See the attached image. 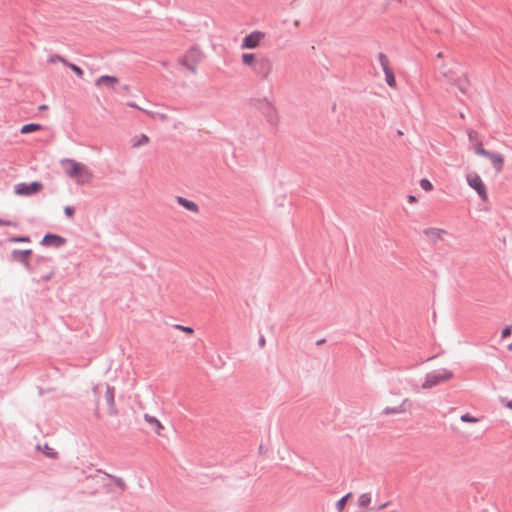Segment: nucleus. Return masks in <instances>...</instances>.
<instances>
[{
	"label": "nucleus",
	"instance_id": "nucleus-28",
	"mask_svg": "<svg viewBox=\"0 0 512 512\" xmlns=\"http://www.w3.org/2000/svg\"><path fill=\"white\" fill-rule=\"evenodd\" d=\"M461 421L466 422V423L475 424V423H477L479 421V419L477 417H474V416H472V415L467 413V414H463L461 416Z\"/></svg>",
	"mask_w": 512,
	"mask_h": 512
},
{
	"label": "nucleus",
	"instance_id": "nucleus-9",
	"mask_svg": "<svg viewBox=\"0 0 512 512\" xmlns=\"http://www.w3.org/2000/svg\"><path fill=\"white\" fill-rule=\"evenodd\" d=\"M43 185L40 182H33L30 184L19 183L15 185L14 191L18 196H30L38 193L42 189Z\"/></svg>",
	"mask_w": 512,
	"mask_h": 512
},
{
	"label": "nucleus",
	"instance_id": "nucleus-10",
	"mask_svg": "<svg viewBox=\"0 0 512 512\" xmlns=\"http://www.w3.org/2000/svg\"><path fill=\"white\" fill-rule=\"evenodd\" d=\"M460 68L461 66L456 62H443L439 66V74L449 83L453 76H456L455 74Z\"/></svg>",
	"mask_w": 512,
	"mask_h": 512
},
{
	"label": "nucleus",
	"instance_id": "nucleus-4",
	"mask_svg": "<svg viewBox=\"0 0 512 512\" xmlns=\"http://www.w3.org/2000/svg\"><path fill=\"white\" fill-rule=\"evenodd\" d=\"M465 179L467 185L476 192L482 201H488V188L479 173L476 171H469L466 174Z\"/></svg>",
	"mask_w": 512,
	"mask_h": 512
},
{
	"label": "nucleus",
	"instance_id": "nucleus-31",
	"mask_svg": "<svg viewBox=\"0 0 512 512\" xmlns=\"http://www.w3.org/2000/svg\"><path fill=\"white\" fill-rule=\"evenodd\" d=\"M1 225L16 227L18 224H17V222H14V221H11V220H1L0 219V226Z\"/></svg>",
	"mask_w": 512,
	"mask_h": 512
},
{
	"label": "nucleus",
	"instance_id": "nucleus-21",
	"mask_svg": "<svg viewBox=\"0 0 512 512\" xmlns=\"http://www.w3.org/2000/svg\"><path fill=\"white\" fill-rule=\"evenodd\" d=\"M372 498L371 495L368 493H363L358 497V506L362 510H367L369 505L371 504Z\"/></svg>",
	"mask_w": 512,
	"mask_h": 512
},
{
	"label": "nucleus",
	"instance_id": "nucleus-18",
	"mask_svg": "<svg viewBox=\"0 0 512 512\" xmlns=\"http://www.w3.org/2000/svg\"><path fill=\"white\" fill-rule=\"evenodd\" d=\"M31 254V250H14L12 252L13 259L22 262L25 266H28V258Z\"/></svg>",
	"mask_w": 512,
	"mask_h": 512
},
{
	"label": "nucleus",
	"instance_id": "nucleus-25",
	"mask_svg": "<svg viewBox=\"0 0 512 512\" xmlns=\"http://www.w3.org/2000/svg\"><path fill=\"white\" fill-rule=\"evenodd\" d=\"M60 61H62L63 63L66 64V61L64 59H62L61 57L58 58ZM67 65L70 67V69L72 71H74L79 77H82L83 76V71L80 67H78L77 65L75 64H72V63H67Z\"/></svg>",
	"mask_w": 512,
	"mask_h": 512
},
{
	"label": "nucleus",
	"instance_id": "nucleus-13",
	"mask_svg": "<svg viewBox=\"0 0 512 512\" xmlns=\"http://www.w3.org/2000/svg\"><path fill=\"white\" fill-rule=\"evenodd\" d=\"M95 84L99 88H105L109 91H114L116 86L119 84V79L114 76L105 75L99 77Z\"/></svg>",
	"mask_w": 512,
	"mask_h": 512
},
{
	"label": "nucleus",
	"instance_id": "nucleus-12",
	"mask_svg": "<svg viewBox=\"0 0 512 512\" xmlns=\"http://www.w3.org/2000/svg\"><path fill=\"white\" fill-rule=\"evenodd\" d=\"M115 389L112 386H107L106 392H105V400H106V413L109 416H116L118 413L116 403H115V397H114Z\"/></svg>",
	"mask_w": 512,
	"mask_h": 512
},
{
	"label": "nucleus",
	"instance_id": "nucleus-17",
	"mask_svg": "<svg viewBox=\"0 0 512 512\" xmlns=\"http://www.w3.org/2000/svg\"><path fill=\"white\" fill-rule=\"evenodd\" d=\"M410 408H411V403H410V401L407 398H405L397 406L386 407L384 409V412L386 414H402V413H405V412L409 411Z\"/></svg>",
	"mask_w": 512,
	"mask_h": 512
},
{
	"label": "nucleus",
	"instance_id": "nucleus-36",
	"mask_svg": "<svg viewBox=\"0 0 512 512\" xmlns=\"http://www.w3.org/2000/svg\"><path fill=\"white\" fill-rule=\"evenodd\" d=\"M272 114H273V118L275 120H278V113H277V110L274 107H272Z\"/></svg>",
	"mask_w": 512,
	"mask_h": 512
},
{
	"label": "nucleus",
	"instance_id": "nucleus-14",
	"mask_svg": "<svg viewBox=\"0 0 512 512\" xmlns=\"http://www.w3.org/2000/svg\"><path fill=\"white\" fill-rule=\"evenodd\" d=\"M452 377H453V374L451 371L443 370V371L437 372L435 374L429 375L428 380H427L428 385H424V387H431L432 385H436L440 382L450 380Z\"/></svg>",
	"mask_w": 512,
	"mask_h": 512
},
{
	"label": "nucleus",
	"instance_id": "nucleus-22",
	"mask_svg": "<svg viewBox=\"0 0 512 512\" xmlns=\"http://www.w3.org/2000/svg\"><path fill=\"white\" fill-rule=\"evenodd\" d=\"M41 129H42V126L40 124L30 123V124L23 125L20 129V132L22 134H28V133L39 131Z\"/></svg>",
	"mask_w": 512,
	"mask_h": 512
},
{
	"label": "nucleus",
	"instance_id": "nucleus-1",
	"mask_svg": "<svg viewBox=\"0 0 512 512\" xmlns=\"http://www.w3.org/2000/svg\"><path fill=\"white\" fill-rule=\"evenodd\" d=\"M60 164L65 175L73 179L77 184L85 185L91 183L93 172L86 164L68 158L61 160Z\"/></svg>",
	"mask_w": 512,
	"mask_h": 512
},
{
	"label": "nucleus",
	"instance_id": "nucleus-5",
	"mask_svg": "<svg viewBox=\"0 0 512 512\" xmlns=\"http://www.w3.org/2000/svg\"><path fill=\"white\" fill-rule=\"evenodd\" d=\"M266 39V33L260 30H254L245 35L241 41L240 48L242 50H252L259 48Z\"/></svg>",
	"mask_w": 512,
	"mask_h": 512
},
{
	"label": "nucleus",
	"instance_id": "nucleus-32",
	"mask_svg": "<svg viewBox=\"0 0 512 512\" xmlns=\"http://www.w3.org/2000/svg\"><path fill=\"white\" fill-rule=\"evenodd\" d=\"M11 242H29L28 237H13L10 239Z\"/></svg>",
	"mask_w": 512,
	"mask_h": 512
},
{
	"label": "nucleus",
	"instance_id": "nucleus-3",
	"mask_svg": "<svg viewBox=\"0 0 512 512\" xmlns=\"http://www.w3.org/2000/svg\"><path fill=\"white\" fill-rule=\"evenodd\" d=\"M473 149L476 155L485 157L490 161L496 173L502 172L505 165V158L502 154L485 149L482 142H477Z\"/></svg>",
	"mask_w": 512,
	"mask_h": 512
},
{
	"label": "nucleus",
	"instance_id": "nucleus-26",
	"mask_svg": "<svg viewBox=\"0 0 512 512\" xmlns=\"http://www.w3.org/2000/svg\"><path fill=\"white\" fill-rule=\"evenodd\" d=\"M43 450V453L49 457V458H55L57 453L56 451L54 450V448L50 447L48 444H45L44 445V448L42 449Z\"/></svg>",
	"mask_w": 512,
	"mask_h": 512
},
{
	"label": "nucleus",
	"instance_id": "nucleus-23",
	"mask_svg": "<svg viewBox=\"0 0 512 512\" xmlns=\"http://www.w3.org/2000/svg\"><path fill=\"white\" fill-rule=\"evenodd\" d=\"M352 497L351 493L346 494L340 500H338L335 504L336 510L338 512H343L346 506L347 501Z\"/></svg>",
	"mask_w": 512,
	"mask_h": 512
},
{
	"label": "nucleus",
	"instance_id": "nucleus-38",
	"mask_svg": "<svg viewBox=\"0 0 512 512\" xmlns=\"http://www.w3.org/2000/svg\"><path fill=\"white\" fill-rule=\"evenodd\" d=\"M386 506V504H382L379 509H383Z\"/></svg>",
	"mask_w": 512,
	"mask_h": 512
},
{
	"label": "nucleus",
	"instance_id": "nucleus-8",
	"mask_svg": "<svg viewBox=\"0 0 512 512\" xmlns=\"http://www.w3.org/2000/svg\"><path fill=\"white\" fill-rule=\"evenodd\" d=\"M272 70L273 68L270 59L267 57H261L251 72L261 79H268L272 73Z\"/></svg>",
	"mask_w": 512,
	"mask_h": 512
},
{
	"label": "nucleus",
	"instance_id": "nucleus-30",
	"mask_svg": "<svg viewBox=\"0 0 512 512\" xmlns=\"http://www.w3.org/2000/svg\"><path fill=\"white\" fill-rule=\"evenodd\" d=\"M512 334V325L506 326L501 332V338L505 339Z\"/></svg>",
	"mask_w": 512,
	"mask_h": 512
},
{
	"label": "nucleus",
	"instance_id": "nucleus-20",
	"mask_svg": "<svg viewBox=\"0 0 512 512\" xmlns=\"http://www.w3.org/2000/svg\"><path fill=\"white\" fill-rule=\"evenodd\" d=\"M149 141H150V139L147 135L141 134V135L134 136L131 139V145L133 148H139L141 146L147 145L149 143Z\"/></svg>",
	"mask_w": 512,
	"mask_h": 512
},
{
	"label": "nucleus",
	"instance_id": "nucleus-34",
	"mask_svg": "<svg viewBox=\"0 0 512 512\" xmlns=\"http://www.w3.org/2000/svg\"><path fill=\"white\" fill-rule=\"evenodd\" d=\"M504 405L512 410V400H503Z\"/></svg>",
	"mask_w": 512,
	"mask_h": 512
},
{
	"label": "nucleus",
	"instance_id": "nucleus-40",
	"mask_svg": "<svg viewBox=\"0 0 512 512\" xmlns=\"http://www.w3.org/2000/svg\"><path fill=\"white\" fill-rule=\"evenodd\" d=\"M508 349L512 351V345H509V346H508Z\"/></svg>",
	"mask_w": 512,
	"mask_h": 512
},
{
	"label": "nucleus",
	"instance_id": "nucleus-11",
	"mask_svg": "<svg viewBox=\"0 0 512 512\" xmlns=\"http://www.w3.org/2000/svg\"><path fill=\"white\" fill-rule=\"evenodd\" d=\"M379 61H380V64H381L384 74H385L386 83L390 87L395 88L396 87V79H395L392 69L389 66V60H388L387 56L385 54L381 53L379 55Z\"/></svg>",
	"mask_w": 512,
	"mask_h": 512
},
{
	"label": "nucleus",
	"instance_id": "nucleus-15",
	"mask_svg": "<svg viewBox=\"0 0 512 512\" xmlns=\"http://www.w3.org/2000/svg\"><path fill=\"white\" fill-rule=\"evenodd\" d=\"M144 420L146 421V423L151 427V429L154 431V433L158 436H162L163 434V431H164V425L162 424V422L150 415V414H144Z\"/></svg>",
	"mask_w": 512,
	"mask_h": 512
},
{
	"label": "nucleus",
	"instance_id": "nucleus-16",
	"mask_svg": "<svg viewBox=\"0 0 512 512\" xmlns=\"http://www.w3.org/2000/svg\"><path fill=\"white\" fill-rule=\"evenodd\" d=\"M260 59L261 57H258L255 53L246 52L241 55L242 65L250 71L254 69Z\"/></svg>",
	"mask_w": 512,
	"mask_h": 512
},
{
	"label": "nucleus",
	"instance_id": "nucleus-6",
	"mask_svg": "<svg viewBox=\"0 0 512 512\" xmlns=\"http://www.w3.org/2000/svg\"><path fill=\"white\" fill-rule=\"evenodd\" d=\"M453 76V78L449 81L451 86L456 87L461 93L467 94L470 90V80L465 72V70L461 67Z\"/></svg>",
	"mask_w": 512,
	"mask_h": 512
},
{
	"label": "nucleus",
	"instance_id": "nucleus-33",
	"mask_svg": "<svg viewBox=\"0 0 512 512\" xmlns=\"http://www.w3.org/2000/svg\"><path fill=\"white\" fill-rule=\"evenodd\" d=\"M64 212L66 214L67 217L71 218L74 214V209L72 207H66L64 209Z\"/></svg>",
	"mask_w": 512,
	"mask_h": 512
},
{
	"label": "nucleus",
	"instance_id": "nucleus-2",
	"mask_svg": "<svg viewBox=\"0 0 512 512\" xmlns=\"http://www.w3.org/2000/svg\"><path fill=\"white\" fill-rule=\"evenodd\" d=\"M203 52L197 47L188 49L178 60L179 64L192 73H196L203 60Z\"/></svg>",
	"mask_w": 512,
	"mask_h": 512
},
{
	"label": "nucleus",
	"instance_id": "nucleus-35",
	"mask_svg": "<svg viewBox=\"0 0 512 512\" xmlns=\"http://www.w3.org/2000/svg\"><path fill=\"white\" fill-rule=\"evenodd\" d=\"M408 201H409V203H412V204H413V203H416V202H417V199H416V197H415V196H413V195H409V196H408Z\"/></svg>",
	"mask_w": 512,
	"mask_h": 512
},
{
	"label": "nucleus",
	"instance_id": "nucleus-24",
	"mask_svg": "<svg viewBox=\"0 0 512 512\" xmlns=\"http://www.w3.org/2000/svg\"><path fill=\"white\" fill-rule=\"evenodd\" d=\"M43 242L45 244H60L62 243V239L58 236H55V235H46L43 239Z\"/></svg>",
	"mask_w": 512,
	"mask_h": 512
},
{
	"label": "nucleus",
	"instance_id": "nucleus-37",
	"mask_svg": "<svg viewBox=\"0 0 512 512\" xmlns=\"http://www.w3.org/2000/svg\"><path fill=\"white\" fill-rule=\"evenodd\" d=\"M95 416H96L98 419H100V418H101V414H100V412L98 411V409H96V411H95Z\"/></svg>",
	"mask_w": 512,
	"mask_h": 512
},
{
	"label": "nucleus",
	"instance_id": "nucleus-29",
	"mask_svg": "<svg viewBox=\"0 0 512 512\" xmlns=\"http://www.w3.org/2000/svg\"><path fill=\"white\" fill-rule=\"evenodd\" d=\"M175 328L186 333V334H193L194 330L191 327L188 326H182V325H175Z\"/></svg>",
	"mask_w": 512,
	"mask_h": 512
},
{
	"label": "nucleus",
	"instance_id": "nucleus-19",
	"mask_svg": "<svg viewBox=\"0 0 512 512\" xmlns=\"http://www.w3.org/2000/svg\"><path fill=\"white\" fill-rule=\"evenodd\" d=\"M176 201H177V203L179 205H181L182 207H184L188 211H191L193 213H197L198 212V205L195 202L190 201V200H188L186 198H183V197H177Z\"/></svg>",
	"mask_w": 512,
	"mask_h": 512
},
{
	"label": "nucleus",
	"instance_id": "nucleus-27",
	"mask_svg": "<svg viewBox=\"0 0 512 512\" xmlns=\"http://www.w3.org/2000/svg\"><path fill=\"white\" fill-rule=\"evenodd\" d=\"M420 187L426 192H430L433 189L432 183L426 178L420 180Z\"/></svg>",
	"mask_w": 512,
	"mask_h": 512
},
{
	"label": "nucleus",
	"instance_id": "nucleus-7",
	"mask_svg": "<svg viewBox=\"0 0 512 512\" xmlns=\"http://www.w3.org/2000/svg\"><path fill=\"white\" fill-rule=\"evenodd\" d=\"M422 234L428 242L436 244L446 239L448 231L440 227L430 226L423 229Z\"/></svg>",
	"mask_w": 512,
	"mask_h": 512
},
{
	"label": "nucleus",
	"instance_id": "nucleus-39",
	"mask_svg": "<svg viewBox=\"0 0 512 512\" xmlns=\"http://www.w3.org/2000/svg\"><path fill=\"white\" fill-rule=\"evenodd\" d=\"M437 57H439V58H440V57H442V53H441V52H440V53H438V54H437Z\"/></svg>",
	"mask_w": 512,
	"mask_h": 512
}]
</instances>
